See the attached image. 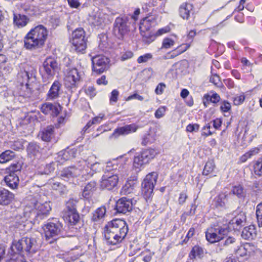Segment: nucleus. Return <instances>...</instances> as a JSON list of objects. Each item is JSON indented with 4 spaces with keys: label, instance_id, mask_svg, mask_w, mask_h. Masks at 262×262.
<instances>
[{
    "label": "nucleus",
    "instance_id": "obj_1",
    "mask_svg": "<svg viewBox=\"0 0 262 262\" xmlns=\"http://www.w3.org/2000/svg\"><path fill=\"white\" fill-rule=\"evenodd\" d=\"M91 159V158L90 157L86 160H80L75 165L63 169L61 171V177L63 179H69L81 175L85 180L92 177L96 170V166L98 165V163L92 162Z\"/></svg>",
    "mask_w": 262,
    "mask_h": 262
},
{
    "label": "nucleus",
    "instance_id": "obj_2",
    "mask_svg": "<svg viewBox=\"0 0 262 262\" xmlns=\"http://www.w3.org/2000/svg\"><path fill=\"white\" fill-rule=\"evenodd\" d=\"M48 35V31L43 25L32 29L24 38V47L33 50L42 47Z\"/></svg>",
    "mask_w": 262,
    "mask_h": 262
},
{
    "label": "nucleus",
    "instance_id": "obj_3",
    "mask_svg": "<svg viewBox=\"0 0 262 262\" xmlns=\"http://www.w3.org/2000/svg\"><path fill=\"white\" fill-rule=\"evenodd\" d=\"M39 248V246L35 238L24 237L12 243L8 251V254L12 256L14 254H21L24 252L34 253Z\"/></svg>",
    "mask_w": 262,
    "mask_h": 262
},
{
    "label": "nucleus",
    "instance_id": "obj_4",
    "mask_svg": "<svg viewBox=\"0 0 262 262\" xmlns=\"http://www.w3.org/2000/svg\"><path fill=\"white\" fill-rule=\"evenodd\" d=\"M51 210L50 202L41 203L33 199L24 208V215L26 217H38L47 215Z\"/></svg>",
    "mask_w": 262,
    "mask_h": 262
},
{
    "label": "nucleus",
    "instance_id": "obj_5",
    "mask_svg": "<svg viewBox=\"0 0 262 262\" xmlns=\"http://www.w3.org/2000/svg\"><path fill=\"white\" fill-rule=\"evenodd\" d=\"M229 231V228L227 226L214 225L206 231V238L210 243L219 242L223 239L224 236L227 235Z\"/></svg>",
    "mask_w": 262,
    "mask_h": 262
},
{
    "label": "nucleus",
    "instance_id": "obj_6",
    "mask_svg": "<svg viewBox=\"0 0 262 262\" xmlns=\"http://www.w3.org/2000/svg\"><path fill=\"white\" fill-rule=\"evenodd\" d=\"M157 24V19L155 16H150L146 17L143 19L140 25V30L141 31L142 35L146 38L144 40L145 41L149 43L155 39V36L151 34V32L149 31L150 29L155 26Z\"/></svg>",
    "mask_w": 262,
    "mask_h": 262
},
{
    "label": "nucleus",
    "instance_id": "obj_7",
    "mask_svg": "<svg viewBox=\"0 0 262 262\" xmlns=\"http://www.w3.org/2000/svg\"><path fill=\"white\" fill-rule=\"evenodd\" d=\"M130 18L127 16L117 17L114 23L113 34L119 39H122L129 31Z\"/></svg>",
    "mask_w": 262,
    "mask_h": 262
},
{
    "label": "nucleus",
    "instance_id": "obj_8",
    "mask_svg": "<svg viewBox=\"0 0 262 262\" xmlns=\"http://www.w3.org/2000/svg\"><path fill=\"white\" fill-rule=\"evenodd\" d=\"M157 179V173L152 172L147 174L142 182V193L146 200L150 198L152 196Z\"/></svg>",
    "mask_w": 262,
    "mask_h": 262
},
{
    "label": "nucleus",
    "instance_id": "obj_9",
    "mask_svg": "<svg viewBox=\"0 0 262 262\" xmlns=\"http://www.w3.org/2000/svg\"><path fill=\"white\" fill-rule=\"evenodd\" d=\"M72 37L70 41L78 52H82L86 48V39L85 32L82 28L76 29L72 33Z\"/></svg>",
    "mask_w": 262,
    "mask_h": 262
},
{
    "label": "nucleus",
    "instance_id": "obj_10",
    "mask_svg": "<svg viewBox=\"0 0 262 262\" xmlns=\"http://www.w3.org/2000/svg\"><path fill=\"white\" fill-rule=\"evenodd\" d=\"M61 225L59 223H48L43 228L46 240L49 244L56 241L61 231Z\"/></svg>",
    "mask_w": 262,
    "mask_h": 262
},
{
    "label": "nucleus",
    "instance_id": "obj_11",
    "mask_svg": "<svg viewBox=\"0 0 262 262\" xmlns=\"http://www.w3.org/2000/svg\"><path fill=\"white\" fill-rule=\"evenodd\" d=\"M108 223L115 234H117L118 236L117 239L119 243L121 242L125 238L128 232V227L126 222L122 220L116 219Z\"/></svg>",
    "mask_w": 262,
    "mask_h": 262
},
{
    "label": "nucleus",
    "instance_id": "obj_12",
    "mask_svg": "<svg viewBox=\"0 0 262 262\" xmlns=\"http://www.w3.org/2000/svg\"><path fill=\"white\" fill-rule=\"evenodd\" d=\"M93 70L98 74L107 71L110 68V59L106 57L99 55L92 58Z\"/></svg>",
    "mask_w": 262,
    "mask_h": 262
},
{
    "label": "nucleus",
    "instance_id": "obj_13",
    "mask_svg": "<svg viewBox=\"0 0 262 262\" xmlns=\"http://www.w3.org/2000/svg\"><path fill=\"white\" fill-rule=\"evenodd\" d=\"M119 175L121 177H125L127 174L117 173L112 175L105 174L103 176L100 181V187L102 189H106L107 190H112L116 187L118 184L119 179Z\"/></svg>",
    "mask_w": 262,
    "mask_h": 262
},
{
    "label": "nucleus",
    "instance_id": "obj_14",
    "mask_svg": "<svg viewBox=\"0 0 262 262\" xmlns=\"http://www.w3.org/2000/svg\"><path fill=\"white\" fill-rule=\"evenodd\" d=\"M18 77L23 78V81H20L21 86L18 92V95L24 98H30L32 95V90L29 87L28 81L30 79L29 74L28 72L24 71L19 74Z\"/></svg>",
    "mask_w": 262,
    "mask_h": 262
},
{
    "label": "nucleus",
    "instance_id": "obj_15",
    "mask_svg": "<svg viewBox=\"0 0 262 262\" xmlns=\"http://www.w3.org/2000/svg\"><path fill=\"white\" fill-rule=\"evenodd\" d=\"M58 68V63L52 58H47L43 62L42 70L44 74L46 75L48 78L53 77Z\"/></svg>",
    "mask_w": 262,
    "mask_h": 262
},
{
    "label": "nucleus",
    "instance_id": "obj_16",
    "mask_svg": "<svg viewBox=\"0 0 262 262\" xmlns=\"http://www.w3.org/2000/svg\"><path fill=\"white\" fill-rule=\"evenodd\" d=\"M133 209L132 200L123 197L119 199L116 203L115 209L119 213L126 214Z\"/></svg>",
    "mask_w": 262,
    "mask_h": 262
},
{
    "label": "nucleus",
    "instance_id": "obj_17",
    "mask_svg": "<svg viewBox=\"0 0 262 262\" xmlns=\"http://www.w3.org/2000/svg\"><path fill=\"white\" fill-rule=\"evenodd\" d=\"M80 80V75L76 68L70 69L64 78L65 84L67 87L75 86Z\"/></svg>",
    "mask_w": 262,
    "mask_h": 262
},
{
    "label": "nucleus",
    "instance_id": "obj_18",
    "mask_svg": "<svg viewBox=\"0 0 262 262\" xmlns=\"http://www.w3.org/2000/svg\"><path fill=\"white\" fill-rule=\"evenodd\" d=\"M60 110L61 106L59 104L49 102L43 104L41 107V111L43 114L52 116H57Z\"/></svg>",
    "mask_w": 262,
    "mask_h": 262
},
{
    "label": "nucleus",
    "instance_id": "obj_19",
    "mask_svg": "<svg viewBox=\"0 0 262 262\" xmlns=\"http://www.w3.org/2000/svg\"><path fill=\"white\" fill-rule=\"evenodd\" d=\"M77 150L75 148L68 149L60 151L56 158L57 162L62 163L63 162L71 160L77 156Z\"/></svg>",
    "mask_w": 262,
    "mask_h": 262
},
{
    "label": "nucleus",
    "instance_id": "obj_20",
    "mask_svg": "<svg viewBox=\"0 0 262 262\" xmlns=\"http://www.w3.org/2000/svg\"><path fill=\"white\" fill-rule=\"evenodd\" d=\"M61 84L58 81H55L52 84L46 95V100H54L59 97Z\"/></svg>",
    "mask_w": 262,
    "mask_h": 262
},
{
    "label": "nucleus",
    "instance_id": "obj_21",
    "mask_svg": "<svg viewBox=\"0 0 262 262\" xmlns=\"http://www.w3.org/2000/svg\"><path fill=\"white\" fill-rule=\"evenodd\" d=\"M112 229L110 225L108 223L104 227V237L109 244L115 245L119 243L117 239L118 236L115 234L114 232Z\"/></svg>",
    "mask_w": 262,
    "mask_h": 262
},
{
    "label": "nucleus",
    "instance_id": "obj_22",
    "mask_svg": "<svg viewBox=\"0 0 262 262\" xmlns=\"http://www.w3.org/2000/svg\"><path fill=\"white\" fill-rule=\"evenodd\" d=\"M41 150L40 147L35 142L29 143L27 147L28 155L32 159L39 157L41 155Z\"/></svg>",
    "mask_w": 262,
    "mask_h": 262
},
{
    "label": "nucleus",
    "instance_id": "obj_23",
    "mask_svg": "<svg viewBox=\"0 0 262 262\" xmlns=\"http://www.w3.org/2000/svg\"><path fill=\"white\" fill-rule=\"evenodd\" d=\"M4 181L7 186L12 189H15L18 187L19 179L16 173H10L5 177Z\"/></svg>",
    "mask_w": 262,
    "mask_h": 262
},
{
    "label": "nucleus",
    "instance_id": "obj_24",
    "mask_svg": "<svg viewBox=\"0 0 262 262\" xmlns=\"http://www.w3.org/2000/svg\"><path fill=\"white\" fill-rule=\"evenodd\" d=\"M246 216L244 213H241L229 222V225L232 226L234 230H238L246 222Z\"/></svg>",
    "mask_w": 262,
    "mask_h": 262
},
{
    "label": "nucleus",
    "instance_id": "obj_25",
    "mask_svg": "<svg viewBox=\"0 0 262 262\" xmlns=\"http://www.w3.org/2000/svg\"><path fill=\"white\" fill-rule=\"evenodd\" d=\"M137 129V127L135 124H130L125 125L123 127H121L116 128L112 135V136H119V135H127L129 133L135 132Z\"/></svg>",
    "mask_w": 262,
    "mask_h": 262
},
{
    "label": "nucleus",
    "instance_id": "obj_26",
    "mask_svg": "<svg viewBox=\"0 0 262 262\" xmlns=\"http://www.w3.org/2000/svg\"><path fill=\"white\" fill-rule=\"evenodd\" d=\"M14 199V194L5 189H0V205H8Z\"/></svg>",
    "mask_w": 262,
    "mask_h": 262
},
{
    "label": "nucleus",
    "instance_id": "obj_27",
    "mask_svg": "<svg viewBox=\"0 0 262 262\" xmlns=\"http://www.w3.org/2000/svg\"><path fill=\"white\" fill-rule=\"evenodd\" d=\"M256 236V228L253 225L245 227L242 233V237L247 240L253 239Z\"/></svg>",
    "mask_w": 262,
    "mask_h": 262
},
{
    "label": "nucleus",
    "instance_id": "obj_28",
    "mask_svg": "<svg viewBox=\"0 0 262 262\" xmlns=\"http://www.w3.org/2000/svg\"><path fill=\"white\" fill-rule=\"evenodd\" d=\"M106 15L100 12H97L90 17V21L95 26H101L105 24Z\"/></svg>",
    "mask_w": 262,
    "mask_h": 262
},
{
    "label": "nucleus",
    "instance_id": "obj_29",
    "mask_svg": "<svg viewBox=\"0 0 262 262\" xmlns=\"http://www.w3.org/2000/svg\"><path fill=\"white\" fill-rule=\"evenodd\" d=\"M29 19L25 15L14 14L13 16L14 24L18 28H23L27 25Z\"/></svg>",
    "mask_w": 262,
    "mask_h": 262
},
{
    "label": "nucleus",
    "instance_id": "obj_30",
    "mask_svg": "<svg viewBox=\"0 0 262 262\" xmlns=\"http://www.w3.org/2000/svg\"><path fill=\"white\" fill-rule=\"evenodd\" d=\"M193 6L189 3L183 4L179 8L180 16L184 19H188L190 16V13L192 10Z\"/></svg>",
    "mask_w": 262,
    "mask_h": 262
},
{
    "label": "nucleus",
    "instance_id": "obj_31",
    "mask_svg": "<svg viewBox=\"0 0 262 262\" xmlns=\"http://www.w3.org/2000/svg\"><path fill=\"white\" fill-rule=\"evenodd\" d=\"M64 220L66 221L69 223L71 225L76 224L79 220V215L77 210L70 211L66 212L64 216Z\"/></svg>",
    "mask_w": 262,
    "mask_h": 262
},
{
    "label": "nucleus",
    "instance_id": "obj_32",
    "mask_svg": "<svg viewBox=\"0 0 262 262\" xmlns=\"http://www.w3.org/2000/svg\"><path fill=\"white\" fill-rule=\"evenodd\" d=\"M53 132L54 127L53 126H48L39 133V136L40 137L43 141L49 142L53 136Z\"/></svg>",
    "mask_w": 262,
    "mask_h": 262
},
{
    "label": "nucleus",
    "instance_id": "obj_33",
    "mask_svg": "<svg viewBox=\"0 0 262 262\" xmlns=\"http://www.w3.org/2000/svg\"><path fill=\"white\" fill-rule=\"evenodd\" d=\"M231 192L240 199H244L247 194L246 190L240 184L233 186L231 190Z\"/></svg>",
    "mask_w": 262,
    "mask_h": 262
},
{
    "label": "nucleus",
    "instance_id": "obj_34",
    "mask_svg": "<svg viewBox=\"0 0 262 262\" xmlns=\"http://www.w3.org/2000/svg\"><path fill=\"white\" fill-rule=\"evenodd\" d=\"M96 187V183L95 181H91L88 183L85 186L82 192V196L88 199L91 194L95 190Z\"/></svg>",
    "mask_w": 262,
    "mask_h": 262
},
{
    "label": "nucleus",
    "instance_id": "obj_35",
    "mask_svg": "<svg viewBox=\"0 0 262 262\" xmlns=\"http://www.w3.org/2000/svg\"><path fill=\"white\" fill-rule=\"evenodd\" d=\"M15 157V154L13 151L7 150L0 155V163H5L14 158Z\"/></svg>",
    "mask_w": 262,
    "mask_h": 262
},
{
    "label": "nucleus",
    "instance_id": "obj_36",
    "mask_svg": "<svg viewBox=\"0 0 262 262\" xmlns=\"http://www.w3.org/2000/svg\"><path fill=\"white\" fill-rule=\"evenodd\" d=\"M106 213V208L104 206H101L97 208L93 213L92 216V220L94 222H97L103 219Z\"/></svg>",
    "mask_w": 262,
    "mask_h": 262
},
{
    "label": "nucleus",
    "instance_id": "obj_37",
    "mask_svg": "<svg viewBox=\"0 0 262 262\" xmlns=\"http://www.w3.org/2000/svg\"><path fill=\"white\" fill-rule=\"evenodd\" d=\"M220 100V96L214 93L212 96H210L209 95H205L204 96V101L203 103L205 106H207V104L209 103V102L210 101L212 103H216L218 102Z\"/></svg>",
    "mask_w": 262,
    "mask_h": 262
},
{
    "label": "nucleus",
    "instance_id": "obj_38",
    "mask_svg": "<svg viewBox=\"0 0 262 262\" xmlns=\"http://www.w3.org/2000/svg\"><path fill=\"white\" fill-rule=\"evenodd\" d=\"M141 153L142 154V157L145 159V162L147 163L157 154L156 150L154 149H146L142 151Z\"/></svg>",
    "mask_w": 262,
    "mask_h": 262
},
{
    "label": "nucleus",
    "instance_id": "obj_39",
    "mask_svg": "<svg viewBox=\"0 0 262 262\" xmlns=\"http://www.w3.org/2000/svg\"><path fill=\"white\" fill-rule=\"evenodd\" d=\"M135 185L133 182H127L122 187L121 193L124 195H127L133 193L135 190Z\"/></svg>",
    "mask_w": 262,
    "mask_h": 262
},
{
    "label": "nucleus",
    "instance_id": "obj_40",
    "mask_svg": "<svg viewBox=\"0 0 262 262\" xmlns=\"http://www.w3.org/2000/svg\"><path fill=\"white\" fill-rule=\"evenodd\" d=\"M214 162L213 160L208 161L205 164L203 171V174L207 176L212 173L215 168Z\"/></svg>",
    "mask_w": 262,
    "mask_h": 262
},
{
    "label": "nucleus",
    "instance_id": "obj_41",
    "mask_svg": "<svg viewBox=\"0 0 262 262\" xmlns=\"http://www.w3.org/2000/svg\"><path fill=\"white\" fill-rule=\"evenodd\" d=\"M203 253V249L198 246L193 247L189 253V257L191 259H193L196 256H200Z\"/></svg>",
    "mask_w": 262,
    "mask_h": 262
},
{
    "label": "nucleus",
    "instance_id": "obj_42",
    "mask_svg": "<svg viewBox=\"0 0 262 262\" xmlns=\"http://www.w3.org/2000/svg\"><path fill=\"white\" fill-rule=\"evenodd\" d=\"M147 163L145 162V158L142 157V154L141 152L138 156H136L134 158V164L135 167L139 168L144 164Z\"/></svg>",
    "mask_w": 262,
    "mask_h": 262
},
{
    "label": "nucleus",
    "instance_id": "obj_43",
    "mask_svg": "<svg viewBox=\"0 0 262 262\" xmlns=\"http://www.w3.org/2000/svg\"><path fill=\"white\" fill-rule=\"evenodd\" d=\"M147 163L145 162V158L142 157V154L141 152L138 156H136L134 158V164L135 167L139 168L144 164Z\"/></svg>",
    "mask_w": 262,
    "mask_h": 262
},
{
    "label": "nucleus",
    "instance_id": "obj_44",
    "mask_svg": "<svg viewBox=\"0 0 262 262\" xmlns=\"http://www.w3.org/2000/svg\"><path fill=\"white\" fill-rule=\"evenodd\" d=\"M259 151V149L257 147L252 148L242 157L241 160L242 162H245L248 158H250L252 156L258 154Z\"/></svg>",
    "mask_w": 262,
    "mask_h": 262
},
{
    "label": "nucleus",
    "instance_id": "obj_45",
    "mask_svg": "<svg viewBox=\"0 0 262 262\" xmlns=\"http://www.w3.org/2000/svg\"><path fill=\"white\" fill-rule=\"evenodd\" d=\"M256 215L257 222L259 227H262V203L258 204L256 206Z\"/></svg>",
    "mask_w": 262,
    "mask_h": 262
},
{
    "label": "nucleus",
    "instance_id": "obj_46",
    "mask_svg": "<svg viewBox=\"0 0 262 262\" xmlns=\"http://www.w3.org/2000/svg\"><path fill=\"white\" fill-rule=\"evenodd\" d=\"M210 82L213 83L217 87H221L222 85L220 76L217 74L214 73L212 70H211V76L210 78Z\"/></svg>",
    "mask_w": 262,
    "mask_h": 262
},
{
    "label": "nucleus",
    "instance_id": "obj_47",
    "mask_svg": "<svg viewBox=\"0 0 262 262\" xmlns=\"http://www.w3.org/2000/svg\"><path fill=\"white\" fill-rule=\"evenodd\" d=\"M255 173L259 176L262 174V157L258 158L254 165Z\"/></svg>",
    "mask_w": 262,
    "mask_h": 262
},
{
    "label": "nucleus",
    "instance_id": "obj_48",
    "mask_svg": "<svg viewBox=\"0 0 262 262\" xmlns=\"http://www.w3.org/2000/svg\"><path fill=\"white\" fill-rule=\"evenodd\" d=\"M52 188L54 190H58L60 194H63L67 192V188L64 186L59 182L53 183Z\"/></svg>",
    "mask_w": 262,
    "mask_h": 262
},
{
    "label": "nucleus",
    "instance_id": "obj_49",
    "mask_svg": "<svg viewBox=\"0 0 262 262\" xmlns=\"http://www.w3.org/2000/svg\"><path fill=\"white\" fill-rule=\"evenodd\" d=\"M245 100V96L244 94L239 95H236L233 98L234 104L239 105L242 104Z\"/></svg>",
    "mask_w": 262,
    "mask_h": 262
},
{
    "label": "nucleus",
    "instance_id": "obj_50",
    "mask_svg": "<svg viewBox=\"0 0 262 262\" xmlns=\"http://www.w3.org/2000/svg\"><path fill=\"white\" fill-rule=\"evenodd\" d=\"M174 44V41L172 39L169 38H165L162 42V48L169 49Z\"/></svg>",
    "mask_w": 262,
    "mask_h": 262
},
{
    "label": "nucleus",
    "instance_id": "obj_51",
    "mask_svg": "<svg viewBox=\"0 0 262 262\" xmlns=\"http://www.w3.org/2000/svg\"><path fill=\"white\" fill-rule=\"evenodd\" d=\"M152 58V55L150 53H147L142 56H140L137 59V62L139 63H145Z\"/></svg>",
    "mask_w": 262,
    "mask_h": 262
},
{
    "label": "nucleus",
    "instance_id": "obj_52",
    "mask_svg": "<svg viewBox=\"0 0 262 262\" xmlns=\"http://www.w3.org/2000/svg\"><path fill=\"white\" fill-rule=\"evenodd\" d=\"M77 201L75 200H74L73 199H70L67 203V211H76V204Z\"/></svg>",
    "mask_w": 262,
    "mask_h": 262
},
{
    "label": "nucleus",
    "instance_id": "obj_53",
    "mask_svg": "<svg viewBox=\"0 0 262 262\" xmlns=\"http://www.w3.org/2000/svg\"><path fill=\"white\" fill-rule=\"evenodd\" d=\"M166 107L165 106H160L157 110L155 113V116L157 119H160L163 117L166 112Z\"/></svg>",
    "mask_w": 262,
    "mask_h": 262
},
{
    "label": "nucleus",
    "instance_id": "obj_54",
    "mask_svg": "<svg viewBox=\"0 0 262 262\" xmlns=\"http://www.w3.org/2000/svg\"><path fill=\"white\" fill-rule=\"evenodd\" d=\"M235 253L238 256L243 257L247 255V250L244 246H240L235 250Z\"/></svg>",
    "mask_w": 262,
    "mask_h": 262
},
{
    "label": "nucleus",
    "instance_id": "obj_55",
    "mask_svg": "<svg viewBox=\"0 0 262 262\" xmlns=\"http://www.w3.org/2000/svg\"><path fill=\"white\" fill-rule=\"evenodd\" d=\"M54 165L55 164L53 162L47 164L43 172H41V174H48L53 171L55 169Z\"/></svg>",
    "mask_w": 262,
    "mask_h": 262
},
{
    "label": "nucleus",
    "instance_id": "obj_56",
    "mask_svg": "<svg viewBox=\"0 0 262 262\" xmlns=\"http://www.w3.org/2000/svg\"><path fill=\"white\" fill-rule=\"evenodd\" d=\"M226 198V195L222 194H220L217 198H216V202H217V206L223 207L225 205V202L224 200H225Z\"/></svg>",
    "mask_w": 262,
    "mask_h": 262
},
{
    "label": "nucleus",
    "instance_id": "obj_57",
    "mask_svg": "<svg viewBox=\"0 0 262 262\" xmlns=\"http://www.w3.org/2000/svg\"><path fill=\"white\" fill-rule=\"evenodd\" d=\"M21 166L18 163L11 164L8 168L10 173H15L19 171L21 169Z\"/></svg>",
    "mask_w": 262,
    "mask_h": 262
},
{
    "label": "nucleus",
    "instance_id": "obj_58",
    "mask_svg": "<svg viewBox=\"0 0 262 262\" xmlns=\"http://www.w3.org/2000/svg\"><path fill=\"white\" fill-rule=\"evenodd\" d=\"M231 104L226 101H224L222 103L220 109L223 112H228L231 110Z\"/></svg>",
    "mask_w": 262,
    "mask_h": 262
},
{
    "label": "nucleus",
    "instance_id": "obj_59",
    "mask_svg": "<svg viewBox=\"0 0 262 262\" xmlns=\"http://www.w3.org/2000/svg\"><path fill=\"white\" fill-rule=\"evenodd\" d=\"M118 96L119 92L117 90H113L110 99V102H116L118 101Z\"/></svg>",
    "mask_w": 262,
    "mask_h": 262
},
{
    "label": "nucleus",
    "instance_id": "obj_60",
    "mask_svg": "<svg viewBox=\"0 0 262 262\" xmlns=\"http://www.w3.org/2000/svg\"><path fill=\"white\" fill-rule=\"evenodd\" d=\"M236 239L232 237V236H229L225 239V241H224V245L226 246V247L230 246L231 245H233L234 244L236 243Z\"/></svg>",
    "mask_w": 262,
    "mask_h": 262
},
{
    "label": "nucleus",
    "instance_id": "obj_61",
    "mask_svg": "<svg viewBox=\"0 0 262 262\" xmlns=\"http://www.w3.org/2000/svg\"><path fill=\"white\" fill-rule=\"evenodd\" d=\"M165 88L166 85L164 83H160L157 85L155 90V93L158 95H161L163 93Z\"/></svg>",
    "mask_w": 262,
    "mask_h": 262
},
{
    "label": "nucleus",
    "instance_id": "obj_62",
    "mask_svg": "<svg viewBox=\"0 0 262 262\" xmlns=\"http://www.w3.org/2000/svg\"><path fill=\"white\" fill-rule=\"evenodd\" d=\"M199 129V125L197 124H189L186 127V130L189 132L198 131Z\"/></svg>",
    "mask_w": 262,
    "mask_h": 262
},
{
    "label": "nucleus",
    "instance_id": "obj_63",
    "mask_svg": "<svg viewBox=\"0 0 262 262\" xmlns=\"http://www.w3.org/2000/svg\"><path fill=\"white\" fill-rule=\"evenodd\" d=\"M70 6L72 8H78L80 5L78 0H68Z\"/></svg>",
    "mask_w": 262,
    "mask_h": 262
},
{
    "label": "nucleus",
    "instance_id": "obj_64",
    "mask_svg": "<svg viewBox=\"0 0 262 262\" xmlns=\"http://www.w3.org/2000/svg\"><path fill=\"white\" fill-rule=\"evenodd\" d=\"M133 99H138V100L142 101V100H143L144 98L143 96L139 95V94H138L137 93H135L130 96H128L126 98V100L129 101V100H130Z\"/></svg>",
    "mask_w": 262,
    "mask_h": 262
}]
</instances>
